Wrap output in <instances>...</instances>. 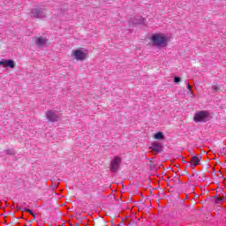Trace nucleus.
<instances>
[{"instance_id":"obj_1","label":"nucleus","mask_w":226,"mask_h":226,"mask_svg":"<svg viewBox=\"0 0 226 226\" xmlns=\"http://www.w3.org/2000/svg\"><path fill=\"white\" fill-rule=\"evenodd\" d=\"M153 45L155 47H167V37L162 34H154L151 38Z\"/></svg>"},{"instance_id":"obj_2","label":"nucleus","mask_w":226,"mask_h":226,"mask_svg":"<svg viewBox=\"0 0 226 226\" xmlns=\"http://www.w3.org/2000/svg\"><path fill=\"white\" fill-rule=\"evenodd\" d=\"M195 123H206L207 119V111H199L193 117Z\"/></svg>"},{"instance_id":"obj_3","label":"nucleus","mask_w":226,"mask_h":226,"mask_svg":"<svg viewBox=\"0 0 226 226\" xmlns=\"http://www.w3.org/2000/svg\"><path fill=\"white\" fill-rule=\"evenodd\" d=\"M121 165V157L115 156L110 162L111 172H117L119 170V166Z\"/></svg>"},{"instance_id":"obj_4","label":"nucleus","mask_w":226,"mask_h":226,"mask_svg":"<svg viewBox=\"0 0 226 226\" xmlns=\"http://www.w3.org/2000/svg\"><path fill=\"white\" fill-rule=\"evenodd\" d=\"M72 56L75 57L76 61H86V57H87V53L80 49H77L72 51Z\"/></svg>"},{"instance_id":"obj_5","label":"nucleus","mask_w":226,"mask_h":226,"mask_svg":"<svg viewBox=\"0 0 226 226\" xmlns=\"http://www.w3.org/2000/svg\"><path fill=\"white\" fill-rule=\"evenodd\" d=\"M45 116L50 123H56V121L59 120V115H57L56 111L49 110L46 112Z\"/></svg>"},{"instance_id":"obj_6","label":"nucleus","mask_w":226,"mask_h":226,"mask_svg":"<svg viewBox=\"0 0 226 226\" xmlns=\"http://www.w3.org/2000/svg\"><path fill=\"white\" fill-rule=\"evenodd\" d=\"M200 160H202V156L194 155L191 158L189 163H191V167H197V165L200 164Z\"/></svg>"},{"instance_id":"obj_7","label":"nucleus","mask_w":226,"mask_h":226,"mask_svg":"<svg viewBox=\"0 0 226 226\" xmlns=\"http://www.w3.org/2000/svg\"><path fill=\"white\" fill-rule=\"evenodd\" d=\"M162 143L154 142L150 146L149 149H151L152 151H155L156 153H160V151H162Z\"/></svg>"},{"instance_id":"obj_8","label":"nucleus","mask_w":226,"mask_h":226,"mask_svg":"<svg viewBox=\"0 0 226 226\" xmlns=\"http://www.w3.org/2000/svg\"><path fill=\"white\" fill-rule=\"evenodd\" d=\"M0 66H8L9 68H15V63H13V60H2L0 61Z\"/></svg>"},{"instance_id":"obj_9","label":"nucleus","mask_w":226,"mask_h":226,"mask_svg":"<svg viewBox=\"0 0 226 226\" xmlns=\"http://www.w3.org/2000/svg\"><path fill=\"white\" fill-rule=\"evenodd\" d=\"M31 14L33 19H40V17L43 15V11L41 9H33Z\"/></svg>"},{"instance_id":"obj_10","label":"nucleus","mask_w":226,"mask_h":226,"mask_svg":"<svg viewBox=\"0 0 226 226\" xmlns=\"http://www.w3.org/2000/svg\"><path fill=\"white\" fill-rule=\"evenodd\" d=\"M47 40L43 37H35V43L36 45H38L39 47H45V43H46Z\"/></svg>"},{"instance_id":"obj_11","label":"nucleus","mask_w":226,"mask_h":226,"mask_svg":"<svg viewBox=\"0 0 226 226\" xmlns=\"http://www.w3.org/2000/svg\"><path fill=\"white\" fill-rule=\"evenodd\" d=\"M154 139H155V140H163V139H165V137L163 136V132H159L154 134Z\"/></svg>"},{"instance_id":"obj_12","label":"nucleus","mask_w":226,"mask_h":226,"mask_svg":"<svg viewBox=\"0 0 226 226\" xmlns=\"http://www.w3.org/2000/svg\"><path fill=\"white\" fill-rule=\"evenodd\" d=\"M223 200V198L214 196L212 198V201L215 202V204H220Z\"/></svg>"},{"instance_id":"obj_13","label":"nucleus","mask_w":226,"mask_h":226,"mask_svg":"<svg viewBox=\"0 0 226 226\" xmlns=\"http://www.w3.org/2000/svg\"><path fill=\"white\" fill-rule=\"evenodd\" d=\"M212 89L213 91H222V87H220L218 84H213Z\"/></svg>"},{"instance_id":"obj_14","label":"nucleus","mask_w":226,"mask_h":226,"mask_svg":"<svg viewBox=\"0 0 226 226\" xmlns=\"http://www.w3.org/2000/svg\"><path fill=\"white\" fill-rule=\"evenodd\" d=\"M187 94H189L190 98H193L195 96L192 90H188Z\"/></svg>"},{"instance_id":"obj_15","label":"nucleus","mask_w":226,"mask_h":226,"mask_svg":"<svg viewBox=\"0 0 226 226\" xmlns=\"http://www.w3.org/2000/svg\"><path fill=\"white\" fill-rule=\"evenodd\" d=\"M20 211H26V213H29L30 215L33 214V210H31V209L27 208V207H25V208H23V209H20Z\"/></svg>"},{"instance_id":"obj_16","label":"nucleus","mask_w":226,"mask_h":226,"mask_svg":"<svg viewBox=\"0 0 226 226\" xmlns=\"http://www.w3.org/2000/svg\"><path fill=\"white\" fill-rule=\"evenodd\" d=\"M174 82H175L176 84H178V82H181V78H179V77H175Z\"/></svg>"},{"instance_id":"obj_17","label":"nucleus","mask_w":226,"mask_h":226,"mask_svg":"<svg viewBox=\"0 0 226 226\" xmlns=\"http://www.w3.org/2000/svg\"><path fill=\"white\" fill-rule=\"evenodd\" d=\"M187 89L188 91L192 90V86H190V84H187Z\"/></svg>"},{"instance_id":"obj_18","label":"nucleus","mask_w":226,"mask_h":226,"mask_svg":"<svg viewBox=\"0 0 226 226\" xmlns=\"http://www.w3.org/2000/svg\"><path fill=\"white\" fill-rule=\"evenodd\" d=\"M31 215H32V216H34V218L36 216V215H34V213H33V212H32Z\"/></svg>"},{"instance_id":"obj_19","label":"nucleus","mask_w":226,"mask_h":226,"mask_svg":"<svg viewBox=\"0 0 226 226\" xmlns=\"http://www.w3.org/2000/svg\"><path fill=\"white\" fill-rule=\"evenodd\" d=\"M221 154H225V153H223V151L221 150Z\"/></svg>"},{"instance_id":"obj_20","label":"nucleus","mask_w":226,"mask_h":226,"mask_svg":"<svg viewBox=\"0 0 226 226\" xmlns=\"http://www.w3.org/2000/svg\"><path fill=\"white\" fill-rule=\"evenodd\" d=\"M222 151H226V148H222Z\"/></svg>"}]
</instances>
